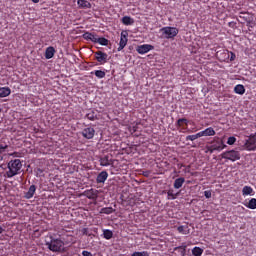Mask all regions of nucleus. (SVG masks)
<instances>
[{
  "instance_id": "nucleus-1",
  "label": "nucleus",
  "mask_w": 256,
  "mask_h": 256,
  "mask_svg": "<svg viewBox=\"0 0 256 256\" xmlns=\"http://www.w3.org/2000/svg\"><path fill=\"white\" fill-rule=\"evenodd\" d=\"M46 247L52 253H65V247L63 246V240L61 238H55L53 235L48 237V240H45Z\"/></svg>"
},
{
  "instance_id": "nucleus-2",
  "label": "nucleus",
  "mask_w": 256,
  "mask_h": 256,
  "mask_svg": "<svg viewBox=\"0 0 256 256\" xmlns=\"http://www.w3.org/2000/svg\"><path fill=\"white\" fill-rule=\"evenodd\" d=\"M8 171H6L4 177L11 179L16 175L21 173V169H23V162L20 159L10 160L7 164Z\"/></svg>"
},
{
  "instance_id": "nucleus-3",
  "label": "nucleus",
  "mask_w": 256,
  "mask_h": 256,
  "mask_svg": "<svg viewBox=\"0 0 256 256\" xmlns=\"http://www.w3.org/2000/svg\"><path fill=\"white\" fill-rule=\"evenodd\" d=\"M220 157L222 159H227V161H232V163H235V161H239V159H241V153L237 150H228L223 152Z\"/></svg>"
},
{
  "instance_id": "nucleus-4",
  "label": "nucleus",
  "mask_w": 256,
  "mask_h": 256,
  "mask_svg": "<svg viewBox=\"0 0 256 256\" xmlns=\"http://www.w3.org/2000/svg\"><path fill=\"white\" fill-rule=\"evenodd\" d=\"M65 233H69L66 230H62V232H58L59 237H61V241L63 243V247H65V245H73L76 243L75 240V236L71 235V234H65Z\"/></svg>"
},
{
  "instance_id": "nucleus-5",
  "label": "nucleus",
  "mask_w": 256,
  "mask_h": 256,
  "mask_svg": "<svg viewBox=\"0 0 256 256\" xmlns=\"http://www.w3.org/2000/svg\"><path fill=\"white\" fill-rule=\"evenodd\" d=\"M176 128L179 133H191L189 129V120L186 118H179L176 121Z\"/></svg>"
},
{
  "instance_id": "nucleus-6",
  "label": "nucleus",
  "mask_w": 256,
  "mask_h": 256,
  "mask_svg": "<svg viewBox=\"0 0 256 256\" xmlns=\"http://www.w3.org/2000/svg\"><path fill=\"white\" fill-rule=\"evenodd\" d=\"M162 32L166 39H175L179 35V30L175 27H165L162 29Z\"/></svg>"
},
{
  "instance_id": "nucleus-7",
  "label": "nucleus",
  "mask_w": 256,
  "mask_h": 256,
  "mask_svg": "<svg viewBox=\"0 0 256 256\" xmlns=\"http://www.w3.org/2000/svg\"><path fill=\"white\" fill-rule=\"evenodd\" d=\"M244 147L247 151H256V133L250 134L244 143Z\"/></svg>"
},
{
  "instance_id": "nucleus-8",
  "label": "nucleus",
  "mask_w": 256,
  "mask_h": 256,
  "mask_svg": "<svg viewBox=\"0 0 256 256\" xmlns=\"http://www.w3.org/2000/svg\"><path fill=\"white\" fill-rule=\"evenodd\" d=\"M210 145L216 151H223V149L227 148V145H225L223 138H219V137H214L213 141L210 143Z\"/></svg>"
},
{
  "instance_id": "nucleus-9",
  "label": "nucleus",
  "mask_w": 256,
  "mask_h": 256,
  "mask_svg": "<svg viewBox=\"0 0 256 256\" xmlns=\"http://www.w3.org/2000/svg\"><path fill=\"white\" fill-rule=\"evenodd\" d=\"M94 57L96 61L99 62L100 65H105V63L109 61V55L103 51H96L94 53Z\"/></svg>"
},
{
  "instance_id": "nucleus-10",
  "label": "nucleus",
  "mask_w": 256,
  "mask_h": 256,
  "mask_svg": "<svg viewBox=\"0 0 256 256\" xmlns=\"http://www.w3.org/2000/svg\"><path fill=\"white\" fill-rule=\"evenodd\" d=\"M84 197H87V199H91L92 201H97V198L99 197V191L96 189H88L83 192Z\"/></svg>"
},
{
  "instance_id": "nucleus-11",
  "label": "nucleus",
  "mask_w": 256,
  "mask_h": 256,
  "mask_svg": "<svg viewBox=\"0 0 256 256\" xmlns=\"http://www.w3.org/2000/svg\"><path fill=\"white\" fill-rule=\"evenodd\" d=\"M216 59L221 63L229 61V50H219L216 52Z\"/></svg>"
},
{
  "instance_id": "nucleus-12",
  "label": "nucleus",
  "mask_w": 256,
  "mask_h": 256,
  "mask_svg": "<svg viewBox=\"0 0 256 256\" xmlns=\"http://www.w3.org/2000/svg\"><path fill=\"white\" fill-rule=\"evenodd\" d=\"M154 47L151 44H143L136 48L137 53L139 55H145V53H149V51H153Z\"/></svg>"
},
{
  "instance_id": "nucleus-13",
  "label": "nucleus",
  "mask_w": 256,
  "mask_h": 256,
  "mask_svg": "<svg viewBox=\"0 0 256 256\" xmlns=\"http://www.w3.org/2000/svg\"><path fill=\"white\" fill-rule=\"evenodd\" d=\"M127 36H128L127 32H121L119 47L117 51H123V49L127 47V42L129 41V39H127Z\"/></svg>"
},
{
  "instance_id": "nucleus-14",
  "label": "nucleus",
  "mask_w": 256,
  "mask_h": 256,
  "mask_svg": "<svg viewBox=\"0 0 256 256\" xmlns=\"http://www.w3.org/2000/svg\"><path fill=\"white\" fill-rule=\"evenodd\" d=\"M82 136L85 139H93L95 137V129L93 127L84 128L82 130Z\"/></svg>"
},
{
  "instance_id": "nucleus-15",
  "label": "nucleus",
  "mask_w": 256,
  "mask_h": 256,
  "mask_svg": "<svg viewBox=\"0 0 256 256\" xmlns=\"http://www.w3.org/2000/svg\"><path fill=\"white\" fill-rule=\"evenodd\" d=\"M37 191V186H35V184H32L28 191L24 193V197L25 199H33V197L35 196V193Z\"/></svg>"
},
{
  "instance_id": "nucleus-16",
  "label": "nucleus",
  "mask_w": 256,
  "mask_h": 256,
  "mask_svg": "<svg viewBox=\"0 0 256 256\" xmlns=\"http://www.w3.org/2000/svg\"><path fill=\"white\" fill-rule=\"evenodd\" d=\"M239 23H251V16L247 12H240L239 19L237 20Z\"/></svg>"
},
{
  "instance_id": "nucleus-17",
  "label": "nucleus",
  "mask_w": 256,
  "mask_h": 256,
  "mask_svg": "<svg viewBox=\"0 0 256 256\" xmlns=\"http://www.w3.org/2000/svg\"><path fill=\"white\" fill-rule=\"evenodd\" d=\"M216 135L215 129L213 127H208L203 131H200V137H213Z\"/></svg>"
},
{
  "instance_id": "nucleus-18",
  "label": "nucleus",
  "mask_w": 256,
  "mask_h": 256,
  "mask_svg": "<svg viewBox=\"0 0 256 256\" xmlns=\"http://www.w3.org/2000/svg\"><path fill=\"white\" fill-rule=\"evenodd\" d=\"M55 53H56L55 47L53 46L47 47L44 54L45 59H53V57H55Z\"/></svg>"
},
{
  "instance_id": "nucleus-19",
  "label": "nucleus",
  "mask_w": 256,
  "mask_h": 256,
  "mask_svg": "<svg viewBox=\"0 0 256 256\" xmlns=\"http://www.w3.org/2000/svg\"><path fill=\"white\" fill-rule=\"evenodd\" d=\"M107 177H109V173L107 171H102L98 174L96 178L97 183H105L107 181Z\"/></svg>"
},
{
  "instance_id": "nucleus-20",
  "label": "nucleus",
  "mask_w": 256,
  "mask_h": 256,
  "mask_svg": "<svg viewBox=\"0 0 256 256\" xmlns=\"http://www.w3.org/2000/svg\"><path fill=\"white\" fill-rule=\"evenodd\" d=\"M77 4L80 7V9H91V2L87 0H78Z\"/></svg>"
},
{
  "instance_id": "nucleus-21",
  "label": "nucleus",
  "mask_w": 256,
  "mask_h": 256,
  "mask_svg": "<svg viewBox=\"0 0 256 256\" xmlns=\"http://www.w3.org/2000/svg\"><path fill=\"white\" fill-rule=\"evenodd\" d=\"M11 95V88L0 87V98L9 97Z\"/></svg>"
},
{
  "instance_id": "nucleus-22",
  "label": "nucleus",
  "mask_w": 256,
  "mask_h": 256,
  "mask_svg": "<svg viewBox=\"0 0 256 256\" xmlns=\"http://www.w3.org/2000/svg\"><path fill=\"white\" fill-rule=\"evenodd\" d=\"M177 231L181 235H189V233H190V229H189L188 225L178 226Z\"/></svg>"
},
{
  "instance_id": "nucleus-23",
  "label": "nucleus",
  "mask_w": 256,
  "mask_h": 256,
  "mask_svg": "<svg viewBox=\"0 0 256 256\" xmlns=\"http://www.w3.org/2000/svg\"><path fill=\"white\" fill-rule=\"evenodd\" d=\"M234 93L237 95H245V86H243V84H237L234 87Z\"/></svg>"
},
{
  "instance_id": "nucleus-24",
  "label": "nucleus",
  "mask_w": 256,
  "mask_h": 256,
  "mask_svg": "<svg viewBox=\"0 0 256 256\" xmlns=\"http://www.w3.org/2000/svg\"><path fill=\"white\" fill-rule=\"evenodd\" d=\"M91 75H95V77H97V79H105V71L104 70H94L92 72H90Z\"/></svg>"
},
{
  "instance_id": "nucleus-25",
  "label": "nucleus",
  "mask_w": 256,
  "mask_h": 256,
  "mask_svg": "<svg viewBox=\"0 0 256 256\" xmlns=\"http://www.w3.org/2000/svg\"><path fill=\"white\" fill-rule=\"evenodd\" d=\"M101 167H109L111 165V160H109V156H104L100 158Z\"/></svg>"
},
{
  "instance_id": "nucleus-26",
  "label": "nucleus",
  "mask_w": 256,
  "mask_h": 256,
  "mask_svg": "<svg viewBox=\"0 0 256 256\" xmlns=\"http://www.w3.org/2000/svg\"><path fill=\"white\" fill-rule=\"evenodd\" d=\"M183 183H185V178L183 177L177 178L174 181V189H181V187H183Z\"/></svg>"
},
{
  "instance_id": "nucleus-27",
  "label": "nucleus",
  "mask_w": 256,
  "mask_h": 256,
  "mask_svg": "<svg viewBox=\"0 0 256 256\" xmlns=\"http://www.w3.org/2000/svg\"><path fill=\"white\" fill-rule=\"evenodd\" d=\"M168 199L175 200L179 196V192H175L173 189H169L167 191Z\"/></svg>"
},
{
  "instance_id": "nucleus-28",
  "label": "nucleus",
  "mask_w": 256,
  "mask_h": 256,
  "mask_svg": "<svg viewBox=\"0 0 256 256\" xmlns=\"http://www.w3.org/2000/svg\"><path fill=\"white\" fill-rule=\"evenodd\" d=\"M242 195L247 197V195H253V189L251 186H244L242 189Z\"/></svg>"
},
{
  "instance_id": "nucleus-29",
  "label": "nucleus",
  "mask_w": 256,
  "mask_h": 256,
  "mask_svg": "<svg viewBox=\"0 0 256 256\" xmlns=\"http://www.w3.org/2000/svg\"><path fill=\"white\" fill-rule=\"evenodd\" d=\"M122 23L123 25H133V23H135V20H133V18H131L130 16H124L122 18Z\"/></svg>"
},
{
  "instance_id": "nucleus-30",
  "label": "nucleus",
  "mask_w": 256,
  "mask_h": 256,
  "mask_svg": "<svg viewBox=\"0 0 256 256\" xmlns=\"http://www.w3.org/2000/svg\"><path fill=\"white\" fill-rule=\"evenodd\" d=\"M103 237H104V239H107L108 241H109V239H113V231H111L109 229H104Z\"/></svg>"
},
{
  "instance_id": "nucleus-31",
  "label": "nucleus",
  "mask_w": 256,
  "mask_h": 256,
  "mask_svg": "<svg viewBox=\"0 0 256 256\" xmlns=\"http://www.w3.org/2000/svg\"><path fill=\"white\" fill-rule=\"evenodd\" d=\"M96 43H99V45H103L104 47H107V45H109V40L105 37H98V40Z\"/></svg>"
},
{
  "instance_id": "nucleus-32",
  "label": "nucleus",
  "mask_w": 256,
  "mask_h": 256,
  "mask_svg": "<svg viewBox=\"0 0 256 256\" xmlns=\"http://www.w3.org/2000/svg\"><path fill=\"white\" fill-rule=\"evenodd\" d=\"M199 138H201L200 132L193 135L186 136V141H196V139H199Z\"/></svg>"
},
{
  "instance_id": "nucleus-33",
  "label": "nucleus",
  "mask_w": 256,
  "mask_h": 256,
  "mask_svg": "<svg viewBox=\"0 0 256 256\" xmlns=\"http://www.w3.org/2000/svg\"><path fill=\"white\" fill-rule=\"evenodd\" d=\"M245 206L248 209H256V198L250 199L249 202L247 204H245Z\"/></svg>"
},
{
  "instance_id": "nucleus-34",
  "label": "nucleus",
  "mask_w": 256,
  "mask_h": 256,
  "mask_svg": "<svg viewBox=\"0 0 256 256\" xmlns=\"http://www.w3.org/2000/svg\"><path fill=\"white\" fill-rule=\"evenodd\" d=\"M86 119H89V121H95V119H97V114L95 111H90L86 114Z\"/></svg>"
},
{
  "instance_id": "nucleus-35",
  "label": "nucleus",
  "mask_w": 256,
  "mask_h": 256,
  "mask_svg": "<svg viewBox=\"0 0 256 256\" xmlns=\"http://www.w3.org/2000/svg\"><path fill=\"white\" fill-rule=\"evenodd\" d=\"M192 255H194V256H201V255H203V249L200 248V247H194L192 249Z\"/></svg>"
},
{
  "instance_id": "nucleus-36",
  "label": "nucleus",
  "mask_w": 256,
  "mask_h": 256,
  "mask_svg": "<svg viewBox=\"0 0 256 256\" xmlns=\"http://www.w3.org/2000/svg\"><path fill=\"white\" fill-rule=\"evenodd\" d=\"M114 209L112 207H105L102 208L101 213H104L105 215H111V213H114Z\"/></svg>"
},
{
  "instance_id": "nucleus-37",
  "label": "nucleus",
  "mask_w": 256,
  "mask_h": 256,
  "mask_svg": "<svg viewBox=\"0 0 256 256\" xmlns=\"http://www.w3.org/2000/svg\"><path fill=\"white\" fill-rule=\"evenodd\" d=\"M236 142H237V138H235V136H230L227 140L228 145H235Z\"/></svg>"
},
{
  "instance_id": "nucleus-38",
  "label": "nucleus",
  "mask_w": 256,
  "mask_h": 256,
  "mask_svg": "<svg viewBox=\"0 0 256 256\" xmlns=\"http://www.w3.org/2000/svg\"><path fill=\"white\" fill-rule=\"evenodd\" d=\"M98 38H99V36L97 34H95V33L90 34V41L92 43H97Z\"/></svg>"
},
{
  "instance_id": "nucleus-39",
  "label": "nucleus",
  "mask_w": 256,
  "mask_h": 256,
  "mask_svg": "<svg viewBox=\"0 0 256 256\" xmlns=\"http://www.w3.org/2000/svg\"><path fill=\"white\" fill-rule=\"evenodd\" d=\"M131 256H149V252L147 251L134 252Z\"/></svg>"
},
{
  "instance_id": "nucleus-40",
  "label": "nucleus",
  "mask_w": 256,
  "mask_h": 256,
  "mask_svg": "<svg viewBox=\"0 0 256 256\" xmlns=\"http://www.w3.org/2000/svg\"><path fill=\"white\" fill-rule=\"evenodd\" d=\"M82 37L85 41H91V32H85Z\"/></svg>"
},
{
  "instance_id": "nucleus-41",
  "label": "nucleus",
  "mask_w": 256,
  "mask_h": 256,
  "mask_svg": "<svg viewBox=\"0 0 256 256\" xmlns=\"http://www.w3.org/2000/svg\"><path fill=\"white\" fill-rule=\"evenodd\" d=\"M215 149H213V147L211 146V144L209 146H206V153H215Z\"/></svg>"
},
{
  "instance_id": "nucleus-42",
  "label": "nucleus",
  "mask_w": 256,
  "mask_h": 256,
  "mask_svg": "<svg viewBox=\"0 0 256 256\" xmlns=\"http://www.w3.org/2000/svg\"><path fill=\"white\" fill-rule=\"evenodd\" d=\"M6 149H9V145L0 144V153H3Z\"/></svg>"
},
{
  "instance_id": "nucleus-43",
  "label": "nucleus",
  "mask_w": 256,
  "mask_h": 256,
  "mask_svg": "<svg viewBox=\"0 0 256 256\" xmlns=\"http://www.w3.org/2000/svg\"><path fill=\"white\" fill-rule=\"evenodd\" d=\"M81 231L83 235L91 237V234H89V228H83Z\"/></svg>"
},
{
  "instance_id": "nucleus-44",
  "label": "nucleus",
  "mask_w": 256,
  "mask_h": 256,
  "mask_svg": "<svg viewBox=\"0 0 256 256\" xmlns=\"http://www.w3.org/2000/svg\"><path fill=\"white\" fill-rule=\"evenodd\" d=\"M204 197H206V199H211V190L204 191Z\"/></svg>"
},
{
  "instance_id": "nucleus-45",
  "label": "nucleus",
  "mask_w": 256,
  "mask_h": 256,
  "mask_svg": "<svg viewBox=\"0 0 256 256\" xmlns=\"http://www.w3.org/2000/svg\"><path fill=\"white\" fill-rule=\"evenodd\" d=\"M236 57L237 56L235 55V53L229 51V60L230 61H233L234 59H236Z\"/></svg>"
},
{
  "instance_id": "nucleus-46",
  "label": "nucleus",
  "mask_w": 256,
  "mask_h": 256,
  "mask_svg": "<svg viewBox=\"0 0 256 256\" xmlns=\"http://www.w3.org/2000/svg\"><path fill=\"white\" fill-rule=\"evenodd\" d=\"M82 256H93V254L87 250L82 251Z\"/></svg>"
},
{
  "instance_id": "nucleus-47",
  "label": "nucleus",
  "mask_w": 256,
  "mask_h": 256,
  "mask_svg": "<svg viewBox=\"0 0 256 256\" xmlns=\"http://www.w3.org/2000/svg\"><path fill=\"white\" fill-rule=\"evenodd\" d=\"M237 25L234 21L228 23V27H231L232 29Z\"/></svg>"
},
{
  "instance_id": "nucleus-48",
  "label": "nucleus",
  "mask_w": 256,
  "mask_h": 256,
  "mask_svg": "<svg viewBox=\"0 0 256 256\" xmlns=\"http://www.w3.org/2000/svg\"><path fill=\"white\" fill-rule=\"evenodd\" d=\"M5 231V229H3L1 226H0V235L1 233H3Z\"/></svg>"
},
{
  "instance_id": "nucleus-49",
  "label": "nucleus",
  "mask_w": 256,
  "mask_h": 256,
  "mask_svg": "<svg viewBox=\"0 0 256 256\" xmlns=\"http://www.w3.org/2000/svg\"><path fill=\"white\" fill-rule=\"evenodd\" d=\"M32 3H39V0H31Z\"/></svg>"
},
{
  "instance_id": "nucleus-50",
  "label": "nucleus",
  "mask_w": 256,
  "mask_h": 256,
  "mask_svg": "<svg viewBox=\"0 0 256 256\" xmlns=\"http://www.w3.org/2000/svg\"><path fill=\"white\" fill-rule=\"evenodd\" d=\"M38 173H43V171L41 170V168H38Z\"/></svg>"
},
{
  "instance_id": "nucleus-51",
  "label": "nucleus",
  "mask_w": 256,
  "mask_h": 256,
  "mask_svg": "<svg viewBox=\"0 0 256 256\" xmlns=\"http://www.w3.org/2000/svg\"><path fill=\"white\" fill-rule=\"evenodd\" d=\"M11 155H17V152L12 153Z\"/></svg>"
},
{
  "instance_id": "nucleus-52",
  "label": "nucleus",
  "mask_w": 256,
  "mask_h": 256,
  "mask_svg": "<svg viewBox=\"0 0 256 256\" xmlns=\"http://www.w3.org/2000/svg\"><path fill=\"white\" fill-rule=\"evenodd\" d=\"M178 249H183V246H179Z\"/></svg>"
},
{
  "instance_id": "nucleus-53",
  "label": "nucleus",
  "mask_w": 256,
  "mask_h": 256,
  "mask_svg": "<svg viewBox=\"0 0 256 256\" xmlns=\"http://www.w3.org/2000/svg\"><path fill=\"white\" fill-rule=\"evenodd\" d=\"M183 253H185V248H183Z\"/></svg>"
}]
</instances>
